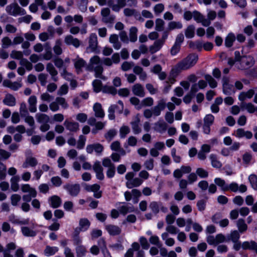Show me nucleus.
<instances>
[{
    "mask_svg": "<svg viewBox=\"0 0 257 257\" xmlns=\"http://www.w3.org/2000/svg\"><path fill=\"white\" fill-rule=\"evenodd\" d=\"M198 59V55L196 54H190L186 58L178 62L171 70V73L175 76L182 70L190 69L194 66Z\"/></svg>",
    "mask_w": 257,
    "mask_h": 257,
    "instance_id": "1",
    "label": "nucleus"
},
{
    "mask_svg": "<svg viewBox=\"0 0 257 257\" xmlns=\"http://www.w3.org/2000/svg\"><path fill=\"white\" fill-rule=\"evenodd\" d=\"M102 63H103L102 60L101 61L99 56H94L90 59L89 63L86 67V69L88 71H94L95 77H99L103 71Z\"/></svg>",
    "mask_w": 257,
    "mask_h": 257,
    "instance_id": "2",
    "label": "nucleus"
},
{
    "mask_svg": "<svg viewBox=\"0 0 257 257\" xmlns=\"http://www.w3.org/2000/svg\"><path fill=\"white\" fill-rule=\"evenodd\" d=\"M234 54L235 56L236 66L238 69H248L254 64V60L251 56L240 57L238 51H235Z\"/></svg>",
    "mask_w": 257,
    "mask_h": 257,
    "instance_id": "3",
    "label": "nucleus"
},
{
    "mask_svg": "<svg viewBox=\"0 0 257 257\" xmlns=\"http://www.w3.org/2000/svg\"><path fill=\"white\" fill-rule=\"evenodd\" d=\"M36 118L38 122L41 124L40 130L42 132L48 131L50 128V117L44 113H38L36 114Z\"/></svg>",
    "mask_w": 257,
    "mask_h": 257,
    "instance_id": "4",
    "label": "nucleus"
},
{
    "mask_svg": "<svg viewBox=\"0 0 257 257\" xmlns=\"http://www.w3.org/2000/svg\"><path fill=\"white\" fill-rule=\"evenodd\" d=\"M6 11L8 14L14 17L23 16L26 14V11L16 3H13L7 6Z\"/></svg>",
    "mask_w": 257,
    "mask_h": 257,
    "instance_id": "5",
    "label": "nucleus"
},
{
    "mask_svg": "<svg viewBox=\"0 0 257 257\" xmlns=\"http://www.w3.org/2000/svg\"><path fill=\"white\" fill-rule=\"evenodd\" d=\"M135 174L133 172H128L125 175V179L126 180V186L128 188H133L140 186L143 180L138 178H134Z\"/></svg>",
    "mask_w": 257,
    "mask_h": 257,
    "instance_id": "6",
    "label": "nucleus"
},
{
    "mask_svg": "<svg viewBox=\"0 0 257 257\" xmlns=\"http://www.w3.org/2000/svg\"><path fill=\"white\" fill-rule=\"evenodd\" d=\"M103 150V145L98 143L87 145L86 147V151L88 154L95 153L96 156L101 155Z\"/></svg>",
    "mask_w": 257,
    "mask_h": 257,
    "instance_id": "7",
    "label": "nucleus"
},
{
    "mask_svg": "<svg viewBox=\"0 0 257 257\" xmlns=\"http://www.w3.org/2000/svg\"><path fill=\"white\" fill-rule=\"evenodd\" d=\"M226 240V237L222 233H218L215 236L209 235L206 238L207 243L210 245L214 246L224 242H227Z\"/></svg>",
    "mask_w": 257,
    "mask_h": 257,
    "instance_id": "8",
    "label": "nucleus"
},
{
    "mask_svg": "<svg viewBox=\"0 0 257 257\" xmlns=\"http://www.w3.org/2000/svg\"><path fill=\"white\" fill-rule=\"evenodd\" d=\"M63 188L72 197L77 196L80 191V187L78 184H67L64 185Z\"/></svg>",
    "mask_w": 257,
    "mask_h": 257,
    "instance_id": "9",
    "label": "nucleus"
},
{
    "mask_svg": "<svg viewBox=\"0 0 257 257\" xmlns=\"http://www.w3.org/2000/svg\"><path fill=\"white\" fill-rule=\"evenodd\" d=\"M100 186L97 184L86 185L84 189L87 192L93 193V196L96 198H100L102 196V192L100 190Z\"/></svg>",
    "mask_w": 257,
    "mask_h": 257,
    "instance_id": "10",
    "label": "nucleus"
},
{
    "mask_svg": "<svg viewBox=\"0 0 257 257\" xmlns=\"http://www.w3.org/2000/svg\"><path fill=\"white\" fill-rule=\"evenodd\" d=\"M223 92L226 95H229L235 92L234 87L230 83L229 79L224 77L222 78Z\"/></svg>",
    "mask_w": 257,
    "mask_h": 257,
    "instance_id": "11",
    "label": "nucleus"
},
{
    "mask_svg": "<svg viewBox=\"0 0 257 257\" xmlns=\"http://www.w3.org/2000/svg\"><path fill=\"white\" fill-rule=\"evenodd\" d=\"M36 224L34 222H31L30 227L28 226H22L21 231L22 234L28 237H33L37 234V231L35 230Z\"/></svg>",
    "mask_w": 257,
    "mask_h": 257,
    "instance_id": "12",
    "label": "nucleus"
},
{
    "mask_svg": "<svg viewBox=\"0 0 257 257\" xmlns=\"http://www.w3.org/2000/svg\"><path fill=\"white\" fill-rule=\"evenodd\" d=\"M165 107L166 100L163 98L160 99L157 101L156 105L152 108L154 116H159L161 114L162 111H163Z\"/></svg>",
    "mask_w": 257,
    "mask_h": 257,
    "instance_id": "13",
    "label": "nucleus"
},
{
    "mask_svg": "<svg viewBox=\"0 0 257 257\" xmlns=\"http://www.w3.org/2000/svg\"><path fill=\"white\" fill-rule=\"evenodd\" d=\"M120 62V56L118 53H114L111 58H104L102 59V63L104 65L111 66L114 64H118Z\"/></svg>",
    "mask_w": 257,
    "mask_h": 257,
    "instance_id": "14",
    "label": "nucleus"
},
{
    "mask_svg": "<svg viewBox=\"0 0 257 257\" xmlns=\"http://www.w3.org/2000/svg\"><path fill=\"white\" fill-rule=\"evenodd\" d=\"M193 18L198 23H201L204 26L207 27L210 25V22L206 19L204 16L198 11L193 12Z\"/></svg>",
    "mask_w": 257,
    "mask_h": 257,
    "instance_id": "15",
    "label": "nucleus"
},
{
    "mask_svg": "<svg viewBox=\"0 0 257 257\" xmlns=\"http://www.w3.org/2000/svg\"><path fill=\"white\" fill-rule=\"evenodd\" d=\"M73 61L74 62L75 68L78 74L82 72V68H86L87 66L86 62L82 58H80L78 56H77L76 59H74Z\"/></svg>",
    "mask_w": 257,
    "mask_h": 257,
    "instance_id": "16",
    "label": "nucleus"
},
{
    "mask_svg": "<svg viewBox=\"0 0 257 257\" xmlns=\"http://www.w3.org/2000/svg\"><path fill=\"white\" fill-rule=\"evenodd\" d=\"M233 135L237 138L245 137L247 139H250L252 137V134L249 131H245L243 128H238L234 132Z\"/></svg>",
    "mask_w": 257,
    "mask_h": 257,
    "instance_id": "17",
    "label": "nucleus"
},
{
    "mask_svg": "<svg viewBox=\"0 0 257 257\" xmlns=\"http://www.w3.org/2000/svg\"><path fill=\"white\" fill-rule=\"evenodd\" d=\"M46 70L50 74L52 80L55 82H57L58 80L57 76L58 72L52 63H48L47 64Z\"/></svg>",
    "mask_w": 257,
    "mask_h": 257,
    "instance_id": "18",
    "label": "nucleus"
},
{
    "mask_svg": "<svg viewBox=\"0 0 257 257\" xmlns=\"http://www.w3.org/2000/svg\"><path fill=\"white\" fill-rule=\"evenodd\" d=\"M21 81V79L18 81L13 82L9 80H5L3 81V85L5 87H9L13 90H17L22 87Z\"/></svg>",
    "mask_w": 257,
    "mask_h": 257,
    "instance_id": "19",
    "label": "nucleus"
},
{
    "mask_svg": "<svg viewBox=\"0 0 257 257\" xmlns=\"http://www.w3.org/2000/svg\"><path fill=\"white\" fill-rule=\"evenodd\" d=\"M64 125L66 128L70 132H76L79 130V123L76 122L66 119L64 122Z\"/></svg>",
    "mask_w": 257,
    "mask_h": 257,
    "instance_id": "20",
    "label": "nucleus"
},
{
    "mask_svg": "<svg viewBox=\"0 0 257 257\" xmlns=\"http://www.w3.org/2000/svg\"><path fill=\"white\" fill-rule=\"evenodd\" d=\"M97 38L95 34H91L89 37V47L87 49H90L91 52H94L97 46Z\"/></svg>",
    "mask_w": 257,
    "mask_h": 257,
    "instance_id": "21",
    "label": "nucleus"
},
{
    "mask_svg": "<svg viewBox=\"0 0 257 257\" xmlns=\"http://www.w3.org/2000/svg\"><path fill=\"white\" fill-rule=\"evenodd\" d=\"M93 110L94 112L95 116L96 117H104L105 115V112L100 103L98 102L94 103L93 106Z\"/></svg>",
    "mask_w": 257,
    "mask_h": 257,
    "instance_id": "22",
    "label": "nucleus"
},
{
    "mask_svg": "<svg viewBox=\"0 0 257 257\" xmlns=\"http://www.w3.org/2000/svg\"><path fill=\"white\" fill-rule=\"evenodd\" d=\"M64 41L67 45H73L75 48L79 47L80 44V41L71 35L66 36L65 37Z\"/></svg>",
    "mask_w": 257,
    "mask_h": 257,
    "instance_id": "23",
    "label": "nucleus"
},
{
    "mask_svg": "<svg viewBox=\"0 0 257 257\" xmlns=\"http://www.w3.org/2000/svg\"><path fill=\"white\" fill-rule=\"evenodd\" d=\"M105 229L108 233L111 235H118L121 232V229L120 227L111 224L106 225Z\"/></svg>",
    "mask_w": 257,
    "mask_h": 257,
    "instance_id": "24",
    "label": "nucleus"
},
{
    "mask_svg": "<svg viewBox=\"0 0 257 257\" xmlns=\"http://www.w3.org/2000/svg\"><path fill=\"white\" fill-rule=\"evenodd\" d=\"M241 247L243 249L253 250L257 253V243L254 241L243 242L241 244Z\"/></svg>",
    "mask_w": 257,
    "mask_h": 257,
    "instance_id": "25",
    "label": "nucleus"
},
{
    "mask_svg": "<svg viewBox=\"0 0 257 257\" xmlns=\"http://www.w3.org/2000/svg\"><path fill=\"white\" fill-rule=\"evenodd\" d=\"M49 201L50 206L54 208L59 207L62 203V200L60 197L57 195H53L49 198Z\"/></svg>",
    "mask_w": 257,
    "mask_h": 257,
    "instance_id": "26",
    "label": "nucleus"
},
{
    "mask_svg": "<svg viewBox=\"0 0 257 257\" xmlns=\"http://www.w3.org/2000/svg\"><path fill=\"white\" fill-rule=\"evenodd\" d=\"M38 164L37 159L32 157H27L22 165V167L24 168H27L30 167H35Z\"/></svg>",
    "mask_w": 257,
    "mask_h": 257,
    "instance_id": "27",
    "label": "nucleus"
},
{
    "mask_svg": "<svg viewBox=\"0 0 257 257\" xmlns=\"http://www.w3.org/2000/svg\"><path fill=\"white\" fill-rule=\"evenodd\" d=\"M21 190L24 193H28L34 198L37 195V192L35 188H32L29 184H24L21 186Z\"/></svg>",
    "mask_w": 257,
    "mask_h": 257,
    "instance_id": "28",
    "label": "nucleus"
},
{
    "mask_svg": "<svg viewBox=\"0 0 257 257\" xmlns=\"http://www.w3.org/2000/svg\"><path fill=\"white\" fill-rule=\"evenodd\" d=\"M154 130L159 133H163L167 130V124L163 121H158L155 123Z\"/></svg>",
    "mask_w": 257,
    "mask_h": 257,
    "instance_id": "29",
    "label": "nucleus"
},
{
    "mask_svg": "<svg viewBox=\"0 0 257 257\" xmlns=\"http://www.w3.org/2000/svg\"><path fill=\"white\" fill-rule=\"evenodd\" d=\"M133 93L140 97H144L145 96V91L142 85L140 84H136L132 87Z\"/></svg>",
    "mask_w": 257,
    "mask_h": 257,
    "instance_id": "30",
    "label": "nucleus"
},
{
    "mask_svg": "<svg viewBox=\"0 0 257 257\" xmlns=\"http://www.w3.org/2000/svg\"><path fill=\"white\" fill-rule=\"evenodd\" d=\"M37 99L35 95L31 96L28 99V103L29 105V110L31 112H35L37 111Z\"/></svg>",
    "mask_w": 257,
    "mask_h": 257,
    "instance_id": "31",
    "label": "nucleus"
},
{
    "mask_svg": "<svg viewBox=\"0 0 257 257\" xmlns=\"http://www.w3.org/2000/svg\"><path fill=\"white\" fill-rule=\"evenodd\" d=\"M254 92L253 90L250 89L246 92H241L238 96V99L243 102L247 99H250L254 95Z\"/></svg>",
    "mask_w": 257,
    "mask_h": 257,
    "instance_id": "32",
    "label": "nucleus"
},
{
    "mask_svg": "<svg viewBox=\"0 0 257 257\" xmlns=\"http://www.w3.org/2000/svg\"><path fill=\"white\" fill-rule=\"evenodd\" d=\"M140 119L138 115H137L135 120L131 122V124L135 134H138L141 132V129L139 126Z\"/></svg>",
    "mask_w": 257,
    "mask_h": 257,
    "instance_id": "33",
    "label": "nucleus"
},
{
    "mask_svg": "<svg viewBox=\"0 0 257 257\" xmlns=\"http://www.w3.org/2000/svg\"><path fill=\"white\" fill-rule=\"evenodd\" d=\"M252 155L248 152L245 153L242 155V164L245 167L251 165L253 163Z\"/></svg>",
    "mask_w": 257,
    "mask_h": 257,
    "instance_id": "34",
    "label": "nucleus"
},
{
    "mask_svg": "<svg viewBox=\"0 0 257 257\" xmlns=\"http://www.w3.org/2000/svg\"><path fill=\"white\" fill-rule=\"evenodd\" d=\"M240 106L246 110L249 113H252L255 112H257V106H254L251 103L242 102L240 104Z\"/></svg>",
    "mask_w": 257,
    "mask_h": 257,
    "instance_id": "35",
    "label": "nucleus"
},
{
    "mask_svg": "<svg viewBox=\"0 0 257 257\" xmlns=\"http://www.w3.org/2000/svg\"><path fill=\"white\" fill-rule=\"evenodd\" d=\"M109 42L112 44L113 48L116 50H118L121 47V44L118 41V38L117 35L113 34L109 37Z\"/></svg>",
    "mask_w": 257,
    "mask_h": 257,
    "instance_id": "36",
    "label": "nucleus"
},
{
    "mask_svg": "<svg viewBox=\"0 0 257 257\" xmlns=\"http://www.w3.org/2000/svg\"><path fill=\"white\" fill-rule=\"evenodd\" d=\"M163 44L161 41L156 40L153 45L151 46L149 48V51L151 53L154 54L158 51H159L163 46Z\"/></svg>",
    "mask_w": 257,
    "mask_h": 257,
    "instance_id": "37",
    "label": "nucleus"
},
{
    "mask_svg": "<svg viewBox=\"0 0 257 257\" xmlns=\"http://www.w3.org/2000/svg\"><path fill=\"white\" fill-rule=\"evenodd\" d=\"M58 250V248L56 246L47 245L44 250V253L45 256H50L54 255Z\"/></svg>",
    "mask_w": 257,
    "mask_h": 257,
    "instance_id": "38",
    "label": "nucleus"
},
{
    "mask_svg": "<svg viewBox=\"0 0 257 257\" xmlns=\"http://www.w3.org/2000/svg\"><path fill=\"white\" fill-rule=\"evenodd\" d=\"M240 235L237 230L231 231L229 234L227 236L226 241H232V242H236L239 240Z\"/></svg>",
    "mask_w": 257,
    "mask_h": 257,
    "instance_id": "39",
    "label": "nucleus"
},
{
    "mask_svg": "<svg viewBox=\"0 0 257 257\" xmlns=\"http://www.w3.org/2000/svg\"><path fill=\"white\" fill-rule=\"evenodd\" d=\"M236 39L235 35L232 33H229L225 39V45L227 47H231Z\"/></svg>",
    "mask_w": 257,
    "mask_h": 257,
    "instance_id": "40",
    "label": "nucleus"
},
{
    "mask_svg": "<svg viewBox=\"0 0 257 257\" xmlns=\"http://www.w3.org/2000/svg\"><path fill=\"white\" fill-rule=\"evenodd\" d=\"M209 159L211 161V165L213 167L216 168H220L222 167V164L218 160L216 155L213 154L210 155Z\"/></svg>",
    "mask_w": 257,
    "mask_h": 257,
    "instance_id": "41",
    "label": "nucleus"
},
{
    "mask_svg": "<svg viewBox=\"0 0 257 257\" xmlns=\"http://www.w3.org/2000/svg\"><path fill=\"white\" fill-rule=\"evenodd\" d=\"M3 102L7 105L13 106L16 104V99L12 95L8 94L6 95Z\"/></svg>",
    "mask_w": 257,
    "mask_h": 257,
    "instance_id": "42",
    "label": "nucleus"
},
{
    "mask_svg": "<svg viewBox=\"0 0 257 257\" xmlns=\"http://www.w3.org/2000/svg\"><path fill=\"white\" fill-rule=\"evenodd\" d=\"M20 178L17 176H14L11 179V187L12 190L14 192H17L19 190V185L18 182Z\"/></svg>",
    "mask_w": 257,
    "mask_h": 257,
    "instance_id": "43",
    "label": "nucleus"
},
{
    "mask_svg": "<svg viewBox=\"0 0 257 257\" xmlns=\"http://www.w3.org/2000/svg\"><path fill=\"white\" fill-rule=\"evenodd\" d=\"M168 233L164 232L162 234L161 237L163 240L165 241V244L169 246H172L175 244V240L171 237H168Z\"/></svg>",
    "mask_w": 257,
    "mask_h": 257,
    "instance_id": "44",
    "label": "nucleus"
},
{
    "mask_svg": "<svg viewBox=\"0 0 257 257\" xmlns=\"http://www.w3.org/2000/svg\"><path fill=\"white\" fill-rule=\"evenodd\" d=\"M215 183L223 191L228 190V185L225 183L224 180L220 178H216L214 179Z\"/></svg>",
    "mask_w": 257,
    "mask_h": 257,
    "instance_id": "45",
    "label": "nucleus"
},
{
    "mask_svg": "<svg viewBox=\"0 0 257 257\" xmlns=\"http://www.w3.org/2000/svg\"><path fill=\"white\" fill-rule=\"evenodd\" d=\"M76 253L77 257L84 256L87 252L86 248L83 245H79L76 247Z\"/></svg>",
    "mask_w": 257,
    "mask_h": 257,
    "instance_id": "46",
    "label": "nucleus"
},
{
    "mask_svg": "<svg viewBox=\"0 0 257 257\" xmlns=\"http://www.w3.org/2000/svg\"><path fill=\"white\" fill-rule=\"evenodd\" d=\"M80 230L81 231L86 230L90 226V222L86 218H82L79 221Z\"/></svg>",
    "mask_w": 257,
    "mask_h": 257,
    "instance_id": "47",
    "label": "nucleus"
},
{
    "mask_svg": "<svg viewBox=\"0 0 257 257\" xmlns=\"http://www.w3.org/2000/svg\"><path fill=\"white\" fill-rule=\"evenodd\" d=\"M130 132V128L125 125H122L119 128V136L121 139H124L126 137Z\"/></svg>",
    "mask_w": 257,
    "mask_h": 257,
    "instance_id": "48",
    "label": "nucleus"
},
{
    "mask_svg": "<svg viewBox=\"0 0 257 257\" xmlns=\"http://www.w3.org/2000/svg\"><path fill=\"white\" fill-rule=\"evenodd\" d=\"M182 28V25L181 23L179 22L171 21L169 23L168 25V30L169 31H172L174 29H179Z\"/></svg>",
    "mask_w": 257,
    "mask_h": 257,
    "instance_id": "49",
    "label": "nucleus"
},
{
    "mask_svg": "<svg viewBox=\"0 0 257 257\" xmlns=\"http://www.w3.org/2000/svg\"><path fill=\"white\" fill-rule=\"evenodd\" d=\"M237 226L240 232H243L246 231L247 229V226L245 223V221L242 219H239L237 221Z\"/></svg>",
    "mask_w": 257,
    "mask_h": 257,
    "instance_id": "50",
    "label": "nucleus"
},
{
    "mask_svg": "<svg viewBox=\"0 0 257 257\" xmlns=\"http://www.w3.org/2000/svg\"><path fill=\"white\" fill-rule=\"evenodd\" d=\"M93 90L96 93H98L102 91L103 87L102 86V83L100 80H95L92 82Z\"/></svg>",
    "mask_w": 257,
    "mask_h": 257,
    "instance_id": "51",
    "label": "nucleus"
},
{
    "mask_svg": "<svg viewBox=\"0 0 257 257\" xmlns=\"http://www.w3.org/2000/svg\"><path fill=\"white\" fill-rule=\"evenodd\" d=\"M138 29L136 27H132L130 30V40L132 42H135L137 40Z\"/></svg>",
    "mask_w": 257,
    "mask_h": 257,
    "instance_id": "52",
    "label": "nucleus"
},
{
    "mask_svg": "<svg viewBox=\"0 0 257 257\" xmlns=\"http://www.w3.org/2000/svg\"><path fill=\"white\" fill-rule=\"evenodd\" d=\"M248 181L251 187L255 190H257V176L255 174H251L248 177Z\"/></svg>",
    "mask_w": 257,
    "mask_h": 257,
    "instance_id": "53",
    "label": "nucleus"
},
{
    "mask_svg": "<svg viewBox=\"0 0 257 257\" xmlns=\"http://www.w3.org/2000/svg\"><path fill=\"white\" fill-rule=\"evenodd\" d=\"M205 79L211 88H215L217 87V83L216 81L210 75H206Z\"/></svg>",
    "mask_w": 257,
    "mask_h": 257,
    "instance_id": "54",
    "label": "nucleus"
},
{
    "mask_svg": "<svg viewBox=\"0 0 257 257\" xmlns=\"http://www.w3.org/2000/svg\"><path fill=\"white\" fill-rule=\"evenodd\" d=\"M21 200V196L19 194H14L11 196V204L13 206H18Z\"/></svg>",
    "mask_w": 257,
    "mask_h": 257,
    "instance_id": "55",
    "label": "nucleus"
},
{
    "mask_svg": "<svg viewBox=\"0 0 257 257\" xmlns=\"http://www.w3.org/2000/svg\"><path fill=\"white\" fill-rule=\"evenodd\" d=\"M10 56L12 58L20 60L23 59V53L21 51L13 50L12 51Z\"/></svg>",
    "mask_w": 257,
    "mask_h": 257,
    "instance_id": "56",
    "label": "nucleus"
},
{
    "mask_svg": "<svg viewBox=\"0 0 257 257\" xmlns=\"http://www.w3.org/2000/svg\"><path fill=\"white\" fill-rule=\"evenodd\" d=\"M61 41L60 40H57L56 41L55 45L53 47V51L55 54L60 55L62 53V50L61 48Z\"/></svg>",
    "mask_w": 257,
    "mask_h": 257,
    "instance_id": "57",
    "label": "nucleus"
},
{
    "mask_svg": "<svg viewBox=\"0 0 257 257\" xmlns=\"http://www.w3.org/2000/svg\"><path fill=\"white\" fill-rule=\"evenodd\" d=\"M165 25L164 21L161 19H157L155 21V30L157 31H162Z\"/></svg>",
    "mask_w": 257,
    "mask_h": 257,
    "instance_id": "58",
    "label": "nucleus"
},
{
    "mask_svg": "<svg viewBox=\"0 0 257 257\" xmlns=\"http://www.w3.org/2000/svg\"><path fill=\"white\" fill-rule=\"evenodd\" d=\"M86 140V138L85 136L80 135L77 143V148L79 150L82 149L85 145Z\"/></svg>",
    "mask_w": 257,
    "mask_h": 257,
    "instance_id": "59",
    "label": "nucleus"
},
{
    "mask_svg": "<svg viewBox=\"0 0 257 257\" xmlns=\"http://www.w3.org/2000/svg\"><path fill=\"white\" fill-rule=\"evenodd\" d=\"M195 28L193 26H189L185 31V36L188 38H192L194 36Z\"/></svg>",
    "mask_w": 257,
    "mask_h": 257,
    "instance_id": "60",
    "label": "nucleus"
},
{
    "mask_svg": "<svg viewBox=\"0 0 257 257\" xmlns=\"http://www.w3.org/2000/svg\"><path fill=\"white\" fill-rule=\"evenodd\" d=\"M154 99L151 97H148L144 98L142 101V107L143 106H151L154 104Z\"/></svg>",
    "mask_w": 257,
    "mask_h": 257,
    "instance_id": "61",
    "label": "nucleus"
},
{
    "mask_svg": "<svg viewBox=\"0 0 257 257\" xmlns=\"http://www.w3.org/2000/svg\"><path fill=\"white\" fill-rule=\"evenodd\" d=\"M102 91L103 93L111 94L113 95L116 93V89L113 87L110 86H104L103 87Z\"/></svg>",
    "mask_w": 257,
    "mask_h": 257,
    "instance_id": "62",
    "label": "nucleus"
},
{
    "mask_svg": "<svg viewBox=\"0 0 257 257\" xmlns=\"http://www.w3.org/2000/svg\"><path fill=\"white\" fill-rule=\"evenodd\" d=\"M214 120V117L211 114H208L205 115L204 118V124L211 125Z\"/></svg>",
    "mask_w": 257,
    "mask_h": 257,
    "instance_id": "63",
    "label": "nucleus"
},
{
    "mask_svg": "<svg viewBox=\"0 0 257 257\" xmlns=\"http://www.w3.org/2000/svg\"><path fill=\"white\" fill-rule=\"evenodd\" d=\"M134 64L133 62L125 61L121 64V69L123 71H128L134 66Z\"/></svg>",
    "mask_w": 257,
    "mask_h": 257,
    "instance_id": "64",
    "label": "nucleus"
}]
</instances>
